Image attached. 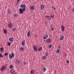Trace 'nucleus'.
Segmentation results:
<instances>
[{
	"instance_id": "obj_8",
	"label": "nucleus",
	"mask_w": 74,
	"mask_h": 74,
	"mask_svg": "<svg viewBox=\"0 0 74 74\" xmlns=\"http://www.w3.org/2000/svg\"><path fill=\"white\" fill-rule=\"evenodd\" d=\"M31 34V32H30L28 31L27 33V36L28 37H30V36Z\"/></svg>"
},
{
	"instance_id": "obj_25",
	"label": "nucleus",
	"mask_w": 74,
	"mask_h": 74,
	"mask_svg": "<svg viewBox=\"0 0 74 74\" xmlns=\"http://www.w3.org/2000/svg\"><path fill=\"white\" fill-rule=\"evenodd\" d=\"M45 56L46 57L48 56V53H45Z\"/></svg>"
},
{
	"instance_id": "obj_44",
	"label": "nucleus",
	"mask_w": 74,
	"mask_h": 74,
	"mask_svg": "<svg viewBox=\"0 0 74 74\" xmlns=\"http://www.w3.org/2000/svg\"><path fill=\"white\" fill-rule=\"evenodd\" d=\"M56 73V72H55L54 73V74H55V73Z\"/></svg>"
},
{
	"instance_id": "obj_2",
	"label": "nucleus",
	"mask_w": 74,
	"mask_h": 74,
	"mask_svg": "<svg viewBox=\"0 0 74 74\" xmlns=\"http://www.w3.org/2000/svg\"><path fill=\"white\" fill-rule=\"evenodd\" d=\"M14 56H15V54L13 53H12L11 54H9V57L10 59H11L13 58Z\"/></svg>"
},
{
	"instance_id": "obj_40",
	"label": "nucleus",
	"mask_w": 74,
	"mask_h": 74,
	"mask_svg": "<svg viewBox=\"0 0 74 74\" xmlns=\"http://www.w3.org/2000/svg\"><path fill=\"white\" fill-rule=\"evenodd\" d=\"M13 73H15V70H13Z\"/></svg>"
},
{
	"instance_id": "obj_17",
	"label": "nucleus",
	"mask_w": 74,
	"mask_h": 74,
	"mask_svg": "<svg viewBox=\"0 0 74 74\" xmlns=\"http://www.w3.org/2000/svg\"><path fill=\"white\" fill-rule=\"evenodd\" d=\"M0 50L2 52H3V50H4V48L2 47L0 48Z\"/></svg>"
},
{
	"instance_id": "obj_16",
	"label": "nucleus",
	"mask_w": 74,
	"mask_h": 74,
	"mask_svg": "<svg viewBox=\"0 0 74 74\" xmlns=\"http://www.w3.org/2000/svg\"><path fill=\"white\" fill-rule=\"evenodd\" d=\"M42 49V47H41L38 48V51H41V50Z\"/></svg>"
},
{
	"instance_id": "obj_23",
	"label": "nucleus",
	"mask_w": 74,
	"mask_h": 74,
	"mask_svg": "<svg viewBox=\"0 0 74 74\" xmlns=\"http://www.w3.org/2000/svg\"><path fill=\"white\" fill-rule=\"evenodd\" d=\"M49 17H50V16H47L46 15L45 16V17L46 18H49Z\"/></svg>"
},
{
	"instance_id": "obj_11",
	"label": "nucleus",
	"mask_w": 74,
	"mask_h": 74,
	"mask_svg": "<svg viewBox=\"0 0 74 74\" xmlns=\"http://www.w3.org/2000/svg\"><path fill=\"white\" fill-rule=\"evenodd\" d=\"M9 40L10 42H12L13 41V38L10 37L9 39Z\"/></svg>"
},
{
	"instance_id": "obj_10",
	"label": "nucleus",
	"mask_w": 74,
	"mask_h": 74,
	"mask_svg": "<svg viewBox=\"0 0 74 74\" xmlns=\"http://www.w3.org/2000/svg\"><path fill=\"white\" fill-rule=\"evenodd\" d=\"M25 40H24L23 41H22L21 43L22 45V46H24L25 45Z\"/></svg>"
},
{
	"instance_id": "obj_32",
	"label": "nucleus",
	"mask_w": 74,
	"mask_h": 74,
	"mask_svg": "<svg viewBox=\"0 0 74 74\" xmlns=\"http://www.w3.org/2000/svg\"><path fill=\"white\" fill-rule=\"evenodd\" d=\"M8 55V53H5V54H4L5 56H7V55Z\"/></svg>"
},
{
	"instance_id": "obj_38",
	"label": "nucleus",
	"mask_w": 74,
	"mask_h": 74,
	"mask_svg": "<svg viewBox=\"0 0 74 74\" xmlns=\"http://www.w3.org/2000/svg\"><path fill=\"white\" fill-rule=\"evenodd\" d=\"M67 63H69V61L67 60Z\"/></svg>"
},
{
	"instance_id": "obj_31",
	"label": "nucleus",
	"mask_w": 74,
	"mask_h": 74,
	"mask_svg": "<svg viewBox=\"0 0 74 74\" xmlns=\"http://www.w3.org/2000/svg\"><path fill=\"white\" fill-rule=\"evenodd\" d=\"M58 48L59 49H60V45H58Z\"/></svg>"
},
{
	"instance_id": "obj_41",
	"label": "nucleus",
	"mask_w": 74,
	"mask_h": 74,
	"mask_svg": "<svg viewBox=\"0 0 74 74\" xmlns=\"http://www.w3.org/2000/svg\"><path fill=\"white\" fill-rule=\"evenodd\" d=\"M21 0H17V1H19Z\"/></svg>"
},
{
	"instance_id": "obj_12",
	"label": "nucleus",
	"mask_w": 74,
	"mask_h": 74,
	"mask_svg": "<svg viewBox=\"0 0 74 74\" xmlns=\"http://www.w3.org/2000/svg\"><path fill=\"white\" fill-rule=\"evenodd\" d=\"M57 50L56 51V53H58V54H59V52H60V50L59 49H57Z\"/></svg>"
},
{
	"instance_id": "obj_43",
	"label": "nucleus",
	"mask_w": 74,
	"mask_h": 74,
	"mask_svg": "<svg viewBox=\"0 0 74 74\" xmlns=\"http://www.w3.org/2000/svg\"><path fill=\"white\" fill-rule=\"evenodd\" d=\"M65 56H67V55L66 54V55H65Z\"/></svg>"
},
{
	"instance_id": "obj_45",
	"label": "nucleus",
	"mask_w": 74,
	"mask_h": 74,
	"mask_svg": "<svg viewBox=\"0 0 74 74\" xmlns=\"http://www.w3.org/2000/svg\"><path fill=\"white\" fill-rule=\"evenodd\" d=\"M50 26H52V25L51 24L50 25Z\"/></svg>"
},
{
	"instance_id": "obj_18",
	"label": "nucleus",
	"mask_w": 74,
	"mask_h": 74,
	"mask_svg": "<svg viewBox=\"0 0 74 74\" xmlns=\"http://www.w3.org/2000/svg\"><path fill=\"white\" fill-rule=\"evenodd\" d=\"M42 59L43 60H45L47 59V57L46 56H44L42 57Z\"/></svg>"
},
{
	"instance_id": "obj_5",
	"label": "nucleus",
	"mask_w": 74,
	"mask_h": 74,
	"mask_svg": "<svg viewBox=\"0 0 74 74\" xmlns=\"http://www.w3.org/2000/svg\"><path fill=\"white\" fill-rule=\"evenodd\" d=\"M33 49L34 51H36L37 50V47L36 46H34Z\"/></svg>"
},
{
	"instance_id": "obj_24",
	"label": "nucleus",
	"mask_w": 74,
	"mask_h": 74,
	"mask_svg": "<svg viewBox=\"0 0 74 74\" xmlns=\"http://www.w3.org/2000/svg\"><path fill=\"white\" fill-rule=\"evenodd\" d=\"M3 55L1 53H0V58H3Z\"/></svg>"
},
{
	"instance_id": "obj_13",
	"label": "nucleus",
	"mask_w": 74,
	"mask_h": 74,
	"mask_svg": "<svg viewBox=\"0 0 74 74\" xmlns=\"http://www.w3.org/2000/svg\"><path fill=\"white\" fill-rule=\"evenodd\" d=\"M48 35H45V36L43 37V39H44V40H45V39L48 38Z\"/></svg>"
},
{
	"instance_id": "obj_20",
	"label": "nucleus",
	"mask_w": 74,
	"mask_h": 74,
	"mask_svg": "<svg viewBox=\"0 0 74 74\" xmlns=\"http://www.w3.org/2000/svg\"><path fill=\"white\" fill-rule=\"evenodd\" d=\"M46 68H45V66H44L43 67V72H44L45 73V72L46 71Z\"/></svg>"
},
{
	"instance_id": "obj_37",
	"label": "nucleus",
	"mask_w": 74,
	"mask_h": 74,
	"mask_svg": "<svg viewBox=\"0 0 74 74\" xmlns=\"http://www.w3.org/2000/svg\"><path fill=\"white\" fill-rule=\"evenodd\" d=\"M33 71H32V70L31 71V73H33Z\"/></svg>"
},
{
	"instance_id": "obj_4",
	"label": "nucleus",
	"mask_w": 74,
	"mask_h": 74,
	"mask_svg": "<svg viewBox=\"0 0 74 74\" xmlns=\"http://www.w3.org/2000/svg\"><path fill=\"white\" fill-rule=\"evenodd\" d=\"M30 8V10H32V11H33L34 10V5L33 6H32L31 5H30L29 6Z\"/></svg>"
},
{
	"instance_id": "obj_6",
	"label": "nucleus",
	"mask_w": 74,
	"mask_h": 74,
	"mask_svg": "<svg viewBox=\"0 0 74 74\" xmlns=\"http://www.w3.org/2000/svg\"><path fill=\"white\" fill-rule=\"evenodd\" d=\"M40 8L41 10H42L44 8V5H41Z\"/></svg>"
},
{
	"instance_id": "obj_46",
	"label": "nucleus",
	"mask_w": 74,
	"mask_h": 74,
	"mask_svg": "<svg viewBox=\"0 0 74 74\" xmlns=\"http://www.w3.org/2000/svg\"><path fill=\"white\" fill-rule=\"evenodd\" d=\"M73 11H74V9H73Z\"/></svg>"
},
{
	"instance_id": "obj_1",
	"label": "nucleus",
	"mask_w": 74,
	"mask_h": 74,
	"mask_svg": "<svg viewBox=\"0 0 74 74\" xmlns=\"http://www.w3.org/2000/svg\"><path fill=\"white\" fill-rule=\"evenodd\" d=\"M20 7L23 8H21L19 9V13L22 14L25 11V10H26V8H25L26 7V5L25 4H21Z\"/></svg>"
},
{
	"instance_id": "obj_33",
	"label": "nucleus",
	"mask_w": 74,
	"mask_h": 74,
	"mask_svg": "<svg viewBox=\"0 0 74 74\" xmlns=\"http://www.w3.org/2000/svg\"><path fill=\"white\" fill-rule=\"evenodd\" d=\"M52 9H53V10H56V8H55L54 7H52Z\"/></svg>"
},
{
	"instance_id": "obj_3",
	"label": "nucleus",
	"mask_w": 74,
	"mask_h": 74,
	"mask_svg": "<svg viewBox=\"0 0 74 74\" xmlns=\"http://www.w3.org/2000/svg\"><path fill=\"white\" fill-rule=\"evenodd\" d=\"M46 42L47 44H50L51 42V38H48V39L46 40Z\"/></svg>"
},
{
	"instance_id": "obj_19",
	"label": "nucleus",
	"mask_w": 74,
	"mask_h": 74,
	"mask_svg": "<svg viewBox=\"0 0 74 74\" xmlns=\"http://www.w3.org/2000/svg\"><path fill=\"white\" fill-rule=\"evenodd\" d=\"M17 16H18V14H15L14 15V18H16V17H17Z\"/></svg>"
},
{
	"instance_id": "obj_15",
	"label": "nucleus",
	"mask_w": 74,
	"mask_h": 74,
	"mask_svg": "<svg viewBox=\"0 0 74 74\" xmlns=\"http://www.w3.org/2000/svg\"><path fill=\"white\" fill-rule=\"evenodd\" d=\"M4 69H5V67L3 66H2V67L1 68V71H4Z\"/></svg>"
},
{
	"instance_id": "obj_36",
	"label": "nucleus",
	"mask_w": 74,
	"mask_h": 74,
	"mask_svg": "<svg viewBox=\"0 0 74 74\" xmlns=\"http://www.w3.org/2000/svg\"><path fill=\"white\" fill-rule=\"evenodd\" d=\"M10 10L8 11V14H10Z\"/></svg>"
},
{
	"instance_id": "obj_42",
	"label": "nucleus",
	"mask_w": 74,
	"mask_h": 74,
	"mask_svg": "<svg viewBox=\"0 0 74 74\" xmlns=\"http://www.w3.org/2000/svg\"><path fill=\"white\" fill-rule=\"evenodd\" d=\"M40 0V1H43V0Z\"/></svg>"
},
{
	"instance_id": "obj_21",
	"label": "nucleus",
	"mask_w": 74,
	"mask_h": 74,
	"mask_svg": "<svg viewBox=\"0 0 74 74\" xmlns=\"http://www.w3.org/2000/svg\"><path fill=\"white\" fill-rule=\"evenodd\" d=\"M13 67V66L12 65H10L9 66V68L10 69H12V68Z\"/></svg>"
},
{
	"instance_id": "obj_29",
	"label": "nucleus",
	"mask_w": 74,
	"mask_h": 74,
	"mask_svg": "<svg viewBox=\"0 0 74 74\" xmlns=\"http://www.w3.org/2000/svg\"><path fill=\"white\" fill-rule=\"evenodd\" d=\"M8 46H10V45H11V43L10 42H9L8 44Z\"/></svg>"
},
{
	"instance_id": "obj_9",
	"label": "nucleus",
	"mask_w": 74,
	"mask_h": 74,
	"mask_svg": "<svg viewBox=\"0 0 74 74\" xmlns=\"http://www.w3.org/2000/svg\"><path fill=\"white\" fill-rule=\"evenodd\" d=\"M8 26H9V28H12V27H13V26H12V24L11 23H10L8 25Z\"/></svg>"
},
{
	"instance_id": "obj_34",
	"label": "nucleus",
	"mask_w": 74,
	"mask_h": 74,
	"mask_svg": "<svg viewBox=\"0 0 74 74\" xmlns=\"http://www.w3.org/2000/svg\"><path fill=\"white\" fill-rule=\"evenodd\" d=\"M16 30V28H14L13 29L12 31L13 32H14V31H15V30Z\"/></svg>"
},
{
	"instance_id": "obj_26",
	"label": "nucleus",
	"mask_w": 74,
	"mask_h": 74,
	"mask_svg": "<svg viewBox=\"0 0 74 74\" xmlns=\"http://www.w3.org/2000/svg\"><path fill=\"white\" fill-rule=\"evenodd\" d=\"M3 31H4V32L5 33V34H6L7 31H6V30H5V29H3Z\"/></svg>"
},
{
	"instance_id": "obj_7",
	"label": "nucleus",
	"mask_w": 74,
	"mask_h": 74,
	"mask_svg": "<svg viewBox=\"0 0 74 74\" xmlns=\"http://www.w3.org/2000/svg\"><path fill=\"white\" fill-rule=\"evenodd\" d=\"M61 28L62 29V31L64 32V26L62 25L61 26Z\"/></svg>"
},
{
	"instance_id": "obj_30",
	"label": "nucleus",
	"mask_w": 74,
	"mask_h": 74,
	"mask_svg": "<svg viewBox=\"0 0 74 74\" xmlns=\"http://www.w3.org/2000/svg\"><path fill=\"white\" fill-rule=\"evenodd\" d=\"M51 18H54V16L53 15H51Z\"/></svg>"
},
{
	"instance_id": "obj_22",
	"label": "nucleus",
	"mask_w": 74,
	"mask_h": 74,
	"mask_svg": "<svg viewBox=\"0 0 74 74\" xmlns=\"http://www.w3.org/2000/svg\"><path fill=\"white\" fill-rule=\"evenodd\" d=\"M20 50L22 51H23L24 50V48H23L22 47H21L20 48Z\"/></svg>"
},
{
	"instance_id": "obj_14",
	"label": "nucleus",
	"mask_w": 74,
	"mask_h": 74,
	"mask_svg": "<svg viewBox=\"0 0 74 74\" xmlns=\"http://www.w3.org/2000/svg\"><path fill=\"white\" fill-rule=\"evenodd\" d=\"M63 39H64V36H61L60 38V40L62 41V40H63Z\"/></svg>"
},
{
	"instance_id": "obj_27",
	"label": "nucleus",
	"mask_w": 74,
	"mask_h": 74,
	"mask_svg": "<svg viewBox=\"0 0 74 74\" xmlns=\"http://www.w3.org/2000/svg\"><path fill=\"white\" fill-rule=\"evenodd\" d=\"M52 45H50L49 46V48H52Z\"/></svg>"
},
{
	"instance_id": "obj_35",
	"label": "nucleus",
	"mask_w": 74,
	"mask_h": 74,
	"mask_svg": "<svg viewBox=\"0 0 74 74\" xmlns=\"http://www.w3.org/2000/svg\"><path fill=\"white\" fill-rule=\"evenodd\" d=\"M51 30H52V31H53V30H54V29L53 28H51Z\"/></svg>"
},
{
	"instance_id": "obj_39",
	"label": "nucleus",
	"mask_w": 74,
	"mask_h": 74,
	"mask_svg": "<svg viewBox=\"0 0 74 74\" xmlns=\"http://www.w3.org/2000/svg\"><path fill=\"white\" fill-rule=\"evenodd\" d=\"M11 74H13V72H12V70L11 71Z\"/></svg>"
},
{
	"instance_id": "obj_28",
	"label": "nucleus",
	"mask_w": 74,
	"mask_h": 74,
	"mask_svg": "<svg viewBox=\"0 0 74 74\" xmlns=\"http://www.w3.org/2000/svg\"><path fill=\"white\" fill-rule=\"evenodd\" d=\"M19 60H16V62L17 63V64H19Z\"/></svg>"
}]
</instances>
